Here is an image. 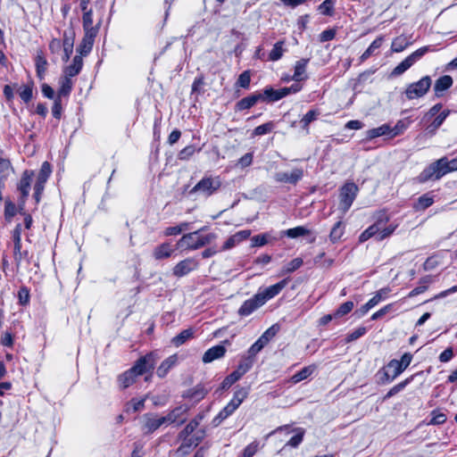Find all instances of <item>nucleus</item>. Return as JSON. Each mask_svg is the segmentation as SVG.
I'll return each instance as SVG.
<instances>
[{
	"instance_id": "1",
	"label": "nucleus",
	"mask_w": 457,
	"mask_h": 457,
	"mask_svg": "<svg viewBox=\"0 0 457 457\" xmlns=\"http://www.w3.org/2000/svg\"><path fill=\"white\" fill-rule=\"evenodd\" d=\"M457 170V159L448 161L446 157H442L430 163L419 175L420 182L424 183L431 179H440L445 174Z\"/></svg>"
},
{
	"instance_id": "2",
	"label": "nucleus",
	"mask_w": 457,
	"mask_h": 457,
	"mask_svg": "<svg viewBox=\"0 0 457 457\" xmlns=\"http://www.w3.org/2000/svg\"><path fill=\"white\" fill-rule=\"evenodd\" d=\"M204 228L185 234L177 243L178 247H185L187 250H196L210 245L217 238L216 234H201Z\"/></svg>"
},
{
	"instance_id": "3",
	"label": "nucleus",
	"mask_w": 457,
	"mask_h": 457,
	"mask_svg": "<svg viewBox=\"0 0 457 457\" xmlns=\"http://www.w3.org/2000/svg\"><path fill=\"white\" fill-rule=\"evenodd\" d=\"M442 104H436L433 105L423 116L422 121L428 122L432 118L434 120L427 126L426 130L430 135H435L436 130L440 128L443 122L450 114V110H442Z\"/></svg>"
},
{
	"instance_id": "4",
	"label": "nucleus",
	"mask_w": 457,
	"mask_h": 457,
	"mask_svg": "<svg viewBox=\"0 0 457 457\" xmlns=\"http://www.w3.org/2000/svg\"><path fill=\"white\" fill-rule=\"evenodd\" d=\"M358 193V187L353 182L345 183L340 189L339 209L345 213L353 204Z\"/></svg>"
},
{
	"instance_id": "5",
	"label": "nucleus",
	"mask_w": 457,
	"mask_h": 457,
	"mask_svg": "<svg viewBox=\"0 0 457 457\" xmlns=\"http://www.w3.org/2000/svg\"><path fill=\"white\" fill-rule=\"evenodd\" d=\"M433 51L429 46H426L414 51L411 54L407 56L403 62H401L394 70L393 75H401L411 68L416 62H418L427 53Z\"/></svg>"
},
{
	"instance_id": "6",
	"label": "nucleus",
	"mask_w": 457,
	"mask_h": 457,
	"mask_svg": "<svg viewBox=\"0 0 457 457\" xmlns=\"http://www.w3.org/2000/svg\"><path fill=\"white\" fill-rule=\"evenodd\" d=\"M433 51L429 46H426L414 51L411 54L407 56L403 62H401L394 70L393 75H401L411 68L416 62H418L427 53Z\"/></svg>"
},
{
	"instance_id": "7",
	"label": "nucleus",
	"mask_w": 457,
	"mask_h": 457,
	"mask_svg": "<svg viewBox=\"0 0 457 457\" xmlns=\"http://www.w3.org/2000/svg\"><path fill=\"white\" fill-rule=\"evenodd\" d=\"M431 86L429 76L421 78L419 81L411 83L405 90L406 97L410 100L423 96Z\"/></svg>"
},
{
	"instance_id": "8",
	"label": "nucleus",
	"mask_w": 457,
	"mask_h": 457,
	"mask_svg": "<svg viewBox=\"0 0 457 457\" xmlns=\"http://www.w3.org/2000/svg\"><path fill=\"white\" fill-rule=\"evenodd\" d=\"M221 182L219 177L204 178L191 190L192 193H200L209 196L215 193L220 187Z\"/></svg>"
},
{
	"instance_id": "9",
	"label": "nucleus",
	"mask_w": 457,
	"mask_h": 457,
	"mask_svg": "<svg viewBox=\"0 0 457 457\" xmlns=\"http://www.w3.org/2000/svg\"><path fill=\"white\" fill-rule=\"evenodd\" d=\"M52 173L51 165L48 162H44L37 177L34 186V198L36 203H39L41 194L45 188V184Z\"/></svg>"
},
{
	"instance_id": "10",
	"label": "nucleus",
	"mask_w": 457,
	"mask_h": 457,
	"mask_svg": "<svg viewBox=\"0 0 457 457\" xmlns=\"http://www.w3.org/2000/svg\"><path fill=\"white\" fill-rule=\"evenodd\" d=\"M34 178V171L26 170L23 171L21 178L18 183V191L21 194L20 196V208L22 209L25 202L29 195L31 182Z\"/></svg>"
},
{
	"instance_id": "11",
	"label": "nucleus",
	"mask_w": 457,
	"mask_h": 457,
	"mask_svg": "<svg viewBox=\"0 0 457 457\" xmlns=\"http://www.w3.org/2000/svg\"><path fill=\"white\" fill-rule=\"evenodd\" d=\"M156 360L153 353L147 354L139 358L130 370L135 372L137 376L143 375L154 370Z\"/></svg>"
},
{
	"instance_id": "12",
	"label": "nucleus",
	"mask_w": 457,
	"mask_h": 457,
	"mask_svg": "<svg viewBox=\"0 0 457 457\" xmlns=\"http://www.w3.org/2000/svg\"><path fill=\"white\" fill-rule=\"evenodd\" d=\"M303 177V170L300 168H295L291 171H280L274 175V179L277 182L288 183L295 185Z\"/></svg>"
},
{
	"instance_id": "13",
	"label": "nucleus",
	"mask_w": 457,
	"mask_h": 457,
	"mask_svg": "<svg viewBox=\"0 0 457 457\" xmlns=\"http://www.w3.org/2000/svg\"><path fill=\"white\" fill-rule=\"evenodd\" d=\"M190 406L187 404H180L171 410L166 416H163L166 424H174L181 425L185 422L186 419L183 418L184 415L187 413Z\"/></svg>"
},
{
	"instance_id": "14",
	"label": "nucleus",
	"mask_w": 457,
	"mask_h": 457,
	"mask_svg": "<svg viewBox=\"0 0 457 457\" xmlns=\"http://www.w3.org/2000/svg\"><path fill=\"white\" fill-rule=\"evenodd\" d=\"M389 292L390 289L388 287L379 289L371 299L356 311V313L360 317L364 316L371 308L376 306L383 299H386Z\"/></svg>"
},
{
	"instance_id": "15",
	"label": "nucleus",
	"mask_w": 457,
	"mask_h": 457,
	"mask_svg": "<svg viewBox=\"0 0 457 457\" xmlns=\"http://www.w3.org/2000/svg\"><path fill=\"white\" fill-rule=\"evenodd\" d=\"M166 424L163 417L158 418L156 415L146 413L142 417V429L145 433H152Z\"/></svg>"
},
{
	"instance_id": "16",
	"label": "nucleus",
	"mask_w": 457,
	"mask_h": 457,
	"mask_svg": "<svg viewBox=\"0 0 457 457\" xmlns=\"http://www.w3.org/2000/svg\"><path fill=\"white\" fill-rule=\"evenodd\" d=\"M287 285V280L283 279L277 284L270 286L262 290H259L257 295L262 298V303L265 304L267 301L278 295L280 291Z\"/></svg>"
},
{
	"instance_id": "17",
	"label": "nucleus",
	"mask_w": 457,
	"mask_h": 457,
	"mask_svg": "<svg viewBox=\"0 0 457 457\" xmlns=\"http://www.w3.org/2000/svg\"><path fill=\"white\" fill-rule=\"evenodd\" d=\"M197 262L194 258H187L178 262L173 268V275L183 277L197 268Z\"/></svg>"
},
{
	"instance_id": "18",
	"label": "nucleus",
	"mask_w": 457,
	"mask_h": 457,
	"mask_svg": "<svg viewBox=\"0 0 457 457\" xmlns=\"http://www.w3.org/2000/svg\"><path fill=\"white\" fill-rule=\"evenodd\" d=\"M263 304L262 298H260L259 295L255 294L252 298L243 303L238 310V314L244 317L248 316Z\"/></svg>"
},
{
	"instance_id": "19",
	"label": "nucleus",
	"mask_w": 457,
	"mask_h": 457,
	"mask_svg": "<svg viewBox=\"0 0 457 457\" xmlns=\"http://www.w3.org/2000/svg\"><path fill=\"white\" fill-rule=\"evenodd\" d=\"M250 235H251V231L248 229H245V230L237 232L236 234L232 235L226 240V242L224 243V245L221 247V250L227 251V250L233 248L239 243L247 239L250 237Z\"/></svg>"
},
{
	"instance_id": "20",
	"label": "nucleus",
	"mask_w": 457,
	"mask_h": 457,
	"mask_svg": "<svg viewBox=\"0 0 457 457\" xmlns=\"http://www.w3.org/2000/svg\"><path fill=\"white\" fill-rule=\"evenodd\" d=\"M226 348L223 345H218L209 348L203 355V362L210 363L215 360L222 358L226 353Z\"/></svg>"
},
{
	"instance_id": "21",
	"label": "nucleus",
	"mask_w": 457,
	"mask_h": 457,
	"mask_svg": "<svg viewBox=\"0 0 457 457\" xmlns=\"http://www.w3.org/2000/svg\"><path fill=\"white\" fill-rule=\"evenodd\" d=\"M174 253V248L170 243L165 242L157 245L153 251V256L155 260L170 258Z\"/></svg>"
},
{
	"instance_id": "22",
	"label": "nucleus",
	"mask_w": 457,
	"mask_h": 457,
	"mask_svg": "<svg viewBox=\"0 0 457 457\" xmlns=\"http://www.w3.org/2000/svg\"><path fill=\"white\" fill-rule=\"evenodd\" d=\"M97 34L93 33H84V37L77 49L79 55L82 57L83 55H87L92 50L94 41Z\"/></svg>"
},
{
	"instance_id": "23",
	"label": "nucleus",
	"mask_w": 457,
	"mask_h": 457,
	"mask_svg": "<svg viewBox=\"0 0 457 457\" xmlns=\"http://www.w3.org/2000/svg\"><path fill=\"white\" fill-rule=\"evenodd\" d=\"M83 30L84 33H93L98 34L101 21H99L96 26L93 25V12L92 10H87L84 12L83 17Z\"/></svg>"
},
{
	"instance_id": "24",
	"label": "nucleus",
	"mask_w": 457,
	"mask_h": 457,
	"mask_svg": "<svg viewBox=\"0 0 457 457\" xmlns=\"http://www.w3.org/2000/svg\"><path fill=\"white\" fill-rule=\"evenodd\" d=\"M83 67V59L80 55H75L71 64L65 67L63 70L64 77L71 79L77 76Z\"/></svg>"
},
{
	"instance_id": "25",
	"label": "nucleus",
	"mask_w": 457,
	"mask_h": 457,
	"mask_svg": "<svg viewBox=\"0 0 457 457\" xmlns=\"http://www.w3.org/2000/svg\"><path fill=\"white\" fill-rule=\"evenodd\" d=\"M386 369L385 376L389 381L395 379L404 370L401 364L398 362V360L395 359L391 360L387 363Z\"/></svg>"
},
{
	"instance_id": "26",
	"label": "nucleus",
	"mask_w": 457,
	"mask_h": 457,
	"mask_svg": "<svg viewBox=\"0 0 457 457\" xmlns=\"http://www.w3.org/2000/svg\"><path fill=\"white\" fill-rule=\"evenodd\" d=\"M205 436L204 430L197 431L193 436H182V431L179 434V439L182 441V445H187L189 448L197 446Z\"/></svg>"
},
{
	"instance_id": "27",
	"label": "nucleus",
	"mask_w": 457,
	"mask_h": 457,
	"mask_svg": "<svg viewBox=\"0 0 457 457\" xmlns=\"http://www.w3.org/2000/svg\"><path fill=\"white\" fill-rule=\"evenodd\" d=\"M261 99H263V96L262 94H257V93L253 94V95L244 97L240 101H238L236 104V109L237 111L250 109Z\"/></svg>"
},
{
	"instance_id": "28",
	"label": "nucleus",
	"mask_w": 457,
	"mask_h": 457,
	"mask_svg": "<svg viewBox=\"0 0 457 457\" xmlns=\"http://www.w3.org/2000/svg\"><path fill=\"white\" fill-rule=\"evenodd\" d=\"M309 62V59H301L295 62V72L291 79L299 82L306 79V66Z\"/></svg>"
},
{
	"instance_id": "29",
	"label": "nucleus",
	"mask_w": 457,
	"mask_h": 457,
	"mask_svg": "<svg viewBox=\"0 0 457 457\" xmlns=\"http://www.w3.org/2000/svg\"><path fill=\"white\" fill-rule=\"evenodd\" d=\"M453 85V79L449 75H444L436 79L434 90L436 96L441 95Z\"/></svg>"
},
{
	"instance_id": "30",
	"label": "nucleus",
	"mask_w": 457,
	"mask_h": 457,
	"mask_svg": "<svg viewBox=\"0 0 457 457\" xmlns=\"http://www.w3.org/2000/svg\"><path fill=\"white\" fill-rule=\"evenodd\" d=\"M206 393L207 392L204 388V386L198 385L195 387L187 390L183 395V396L186 397V398H188V399H190L192 401H194L195 403H197V402L201 401L202 399H204V397L205 396Z\"/></svg>"
},
{
	"instance_id": "31",
	"label": "nucleus",
	"mask_w": 457,
	"mask_h": 457,
	"mask_svg": "<svg viewBox=\"0 0 457 457\" xmlns=\"http://www.w3.org/2000/svg\"><path fill=\"white\" fill-rule=\"evenodd\" d=\"M195 334V330L190 328L185 330H182L179 335L174 337L171 339V343L174 346L179 347L185 344L188 339L193 338Z\"/></svg>"
},
{
	"instance_id": "32",
	"label": "nucleus",
	"mask_w": 457,
	"mask_h": 457,
	"mask_svg": "<svg viewBox=\"0 0 457 457\" xmlns=\"http://www.w3.org/2000/svg\"><path fill=\"white\" fill-rule=\"evenodd\" d=\"M177 360L178 358L176 355H171L164 360L157 369L156 373L158 377H165L169 370L176 364Z\"/></svg>"
},
{
	"instance_id": "33",
	"label": "nucleus",
	"mask_w": 457,
	"mask_h": 457,
	"mask_svg": "<svg viewBox=\"0 0 457 457\" xmlns=\"http://www.w3.org/2000/svg\"><path fill=\"white\" fill-rule=\"evenodd\" d=\"M384 41L383 37H377L366 49V51L361 55L360 61L361 62H363L368 58H370L371 55L376 54L377 50L382 46V43Z\"/></svg>"
},
{
	"instance_id": "34",
	"label": "nucleus",
	"mask_w": 457,
	"mask_h": 457,
	"mask_svg": "<svg viewBox=\"0 0 457 457\" xmlns=\"http://www.w3.org/2000/svg\"><path fill=\"white\" fill-rule=\"evenodd\" d=\"M204 416V412L198 413L182 430V436H189L200 425Z\"/></svg>"
},
{
	"instance_id": "35",
	"label": "nucleus",
	"mask_w": 457,
	"mask_h": 457,
	"mask_svg": "<svg viewBox=\"0 0 457 457\" xmlns=\"http://www.w3.org/2000/svg\"><path fill=\"white\" fill-rule=\"evenodd\" d=\"M137 377V376L135 374V372H133L130 369L128 370L127 371L120 375L118 378L120 386H121L122 388L129 387L135 382Z\"/></svg>"
},
{
	"instance_id": "36",
	"label": "nucleus",
	"mask_w": 457,
	"mask_h": 457,
	"mask_svg": "<svg viewBox=\"0 0 457 457\" xmlns=\"http://www.w3.org/2000/svg\"><path fill=\"white\" fill-rule=\"evenodd\" d=\"M315 369V365H310L303 368L300 371L292 376L291 381L296 384L303 379H306L314 372Z\"/></svg>"
},
{
	"instance_id": "37",
	"label": "nucleus",
	"mask_w": 457,
	"mask_h": 457,
	"mask_svg": "<svg viewBox=\"0 0 457 457\" xmlns=\"http://www.w3.org/2000/svg\"><path fill=\"white\" fill-rule=\"evenodd\" d=\"M73 82L68 77H62L60 80V89L58 90V98L68 96L72 89Z\"/></svg>"
},
{
	"instance_id": "38",
	"label": "nucleus",
	"mask_w": 457,
	"mask_h": 457,
	"mask_svg": "<svg viewBox=\"0 0 457 457\" xmlns=\"http://www.w3.org/2000/svg\"><path fill=\"white\" fill-rule=\"evenodd\" d=\"M390 126L383 124L380 127L367 131V138L373 139L381 136H390Z\"/></svg>"
},
{
	"instance_id": "39",
	"label": "nucleus",
	"mask_w": 457,
	"mask_h": 457,
	"mask_svg": "<svg viewBox=\"0 0 457 457\" xmlns=\"http://www.w3.org/2000/svg\"><path fill=\"white\" fill-rule=\"evenodd\" d=\"M345 233V227L343 226L342 221H337L333 228H331L329 234V239L332 243H337L341 239Z\"/></svg>"
},
{
	"instance_id": "40",
	"label": "nucleus",
	"mask_w": 457,
	"mask_h": 457,
	"mask_svg": "<svg viewBox=\"0 0 457 457\" xmlns=\"http://www.w3.org/2000/svg\"><path fill=\"white\" fill-rule=\"evenodd\" d=\"M409 45L410 42L404 36H399L393 40L391 49L395 53H400L403 52Z\"/></svg>"
},
{
	"instance_id": "41",
	"label": "nucleus",
	"mask_w": 457,
	"mask_h": 457,
	"mask_svg": "<svg viewBox=\"0 0 457 457\" xmlns=\"http://www.w3.org/2000/svg\"><path fill=\"white\" fill-rule=\"evenodd\" d=\"M253 359L247 355L241 360L235 371L242 378L253 367Z\"/></svg>"
},
{
	"instance_id": "42",
	"label": "nucleus",
	"mask_w": 457,
	"mask_h": 457,
	"mask_svg": "<svg viewBox=\"0 0 457 457\" xmlns=\"http://www.w3.org/2000/svg\"><path fill=\"white\" fill-rule=\"evenodd\" d=\"M12 171L11 162L4 158H0V184H4Z\"/></svg>"
},
{
	"instance_id": "43",
	"label": "nucleus",
	"mask_w": 457,
	"mask_h": 457,
	"mask_svg": "<svg viewBox=\"0 0 457 457\" xmlns=\"http://www.w3.org/2000/svg\"><path fill=\"white\" fill-rule=\"evenodd\" d=\"M284 44H285V42L281 40V41L277 42L273 46V48L271 49V51L269 54V59L270 61L276 62L283 56V54L285 52V49L283 47Z\"/></svg>"
},
{
	"instance_id": "44",
	"label": "nucleus",
	"mask_w": 457,
	"mask_h": 457,
	"mask_svg": "<svg viewBox=\"0 0 457 457\" xmlns=\"http://www.w3.org/2000/svg\"><path fill=\"white\" fill-rule=\"evenodd\" d=\"M371 237H375L378 241V226H375L374 223L360 235L359 240L360 242H365Z\"/></svg>"
},
{
	"instance_id": "45",
	"label": "nucleus",
	"mask_w": 457,
	"mask_h": 457,
	"mask_svg": "<svg viewBox=\"0 0 457 457\" xmlns=\"http://www.w3.org/2000/svg\"><path fill=\"white\" fill-rule=\"evenodd\" d=\"M413 377H410L408 378H406L405 380L400 382L399 384L395 385V386H393L387 393L386 395L384 396V400L386 399H388L394 395H395L396 394H398L399 392H401L402 390H403L405 388V386L411 383V381L412 380Z\"/></svg>"
},
{
	"instance_id": "46",
	"label": "nucleus",
	"mask_w": 457,
	"mask_h": 457,
	"mask_svg": "<svg viewBox=\"0 0 457 457\" xmlns=\"http://www.w3.org/2000/svg\"><path fill=\"white\" fill-rule=\"evenodd\" d=\"M248 390L245 388H239L234 393V396L230 403L237 409L243 401L247 397Z\"/></svg>"
},
{
	"instance_id": "47",
	"label": "nucleus",
	"mask_w": 457,
	"mask_h": 457,
	"mask_svg": "<svg viewBox=\"0 0 457 457\" xmlns=\"http://www.w3.org/2000/svg\"><path fill=\"white\" fill-rule=\"evenodd\" d=\"M410 122H406L403 120H400L396 122L395 127H390V137H395L403 134L409 127Z\"/></svg>"
},
{
	"instance_id": "48",
	"label": "nucleus",
	"mask_w": 457,
	"mask_h": 457,
	"mask_svg": "<svg viewBox=\"0 0 457 457\" xmlns=\"http://www.w3.org/2000/svg\"><path fill=\"white\" fill-rule=\"evenodd\" d=\"M335 0H325L322 4L318 6V11L327 16H332L334 14Z\"/></svg>"
},
{
	"instance_id": "49",
	"label": "nucleus",
	"mask_w": 457,
	"mask_h": 457,
	"mask_svg": "<svg viewBox=\"0 0 457 457\" xmlns=\"http://www.w3.org/2000/svg\"><path fill=\"white\" fill-rule=\"evenodd\" d=\"M285 234L291 238H296L310 234V230L304 227L299 226L293 228H289L285 231Z\"/></svg>"
},
{
	"instance_id": "50",
	"label": "nucleus",
	"mask_w": 457,
	"mask_h": 457,
	"mask_svg": "<svg viewBox=\"0 0 457 457\" xmlns=\"http://www.w3.org/2000/svg\"><path fill=\"white\" fill-rule=\"evenodd\" d=\"M294 431H295L296 434L293 437H291V439L287 443L286 445H289L291 447L295 448L303 442L305 431L302 428H297Z\"/></svg>"
},
{
	"instance_id": "51",
	"label": "nucleus",
	"mask_w": 457,
	"mask_h": 457,
	"mask_svg": "<svg viewBox=\"0 0 457 457\" xmlns=\"http://www.w3.org/2000/svg\"><path fill=\"white\" fill-rule=\"evenodd\" d=\"M188 225L189 224L187 222H183L178 226L168 227L165 228V230L163 232L164 236L170 237V236L179 235L182 231L188 228Z\"/></svg>"
},
{
	"instance_id": "52",
	"label": "nucleus",
	"mask_w": 457,
	"mask_h": 457,
	"mask_svg": "<svg viewBox=\"0 0 457 457\" xmlns=\"http://www.w3.org/2000/svg\"><path fill=\"white\" fill-rule=\"evenodd\" d=\"M354 307V303L352 301H347L342 303L338 309L334 312L335 318H340L349 313Z\"/></svg>"
},
{
	"instance_id": "53",
	"label": "nucleus",
	"mask_w": 457,
	"mask_h": 457,
	"mask_svg": "<svg viewBox=\"0 0 457 457\" xmlns=\"http://www.w3.org/2000/svg\"><path fill=\"white\" fill-rule=\"evenodd\" d=\"M319 114L317 110L309 111L301 120L302 127L308 131L309 124L315 120Z\"/></svg>"
},
{
	"instance_id": "54",
	"label": "nucleus",
	"mask_w": 457,
	"mask_h": 457,
	"mask_svg": "<svg viewBox=\"0 0 457 457\" xmlns=\"http://www.w3.org/2000/svg\"><path fill=\"white\" fill-rule=\"evenodd\" d=\"M303 265V260L301 258H295L287 263L282 270L283 274L292 273Z\"/></svg>"
},
{
	"instance_id": "55",
	"label": "nucleus",
	"mask_w": 457,
	"mask_h": 457,
	"mask_svg": "<svg viewBox=\"0 0 457 457\" xmlns=\"http://www.w3.org/2000/svg\"><path fill=\"white\" fill-rule=\"evenodd\" d=\"M262 101L269 99L270 101L275 102L280 100L279 90L273 89L272 87H267L264 89Z\"/></svg>"
},
{
	"instance_id": "56",
	"label": "nucleus",
	"mask_w": 457,
	"mask_h": 457,
	"mask_svg": "<svg viewBox=\"0 0 457 457\" xmlns=\"http://www.w3.org/2000/svg\"><path fill=\"white\" fill-rule=\"evenodd\" d=\"M47 62L43 56H37L36 59V67L37 73L40 79H43L45 72L46 71Z\"/></svg>"
},
{
	"instance_id": "57",
	"label": "nucleus",
	"mask_w": 457,
	"mask_h": 457,
	"mask_svg": "<svg viewBox=\"0 0 457 457\" xmlns=\"http://www.w3.org/2000/svg\"><path fill=\"white\" fill-rule=\"evenodd\" d=\"M240 378L241 377L234 370L232 373H230L228 377L224 378V380L221 383V388H229L234 383H236Z\"/></svg>"
},
{
	"instance_id": "58",
	"label": "nucleus",
	"mask_w": 457,
	"mask_h": 457,
	"mask_svg": "<svg viewBox=\"0 0 457 457\" xmlns=\"http://www.w3.org/2000/svg\"><path fill=\"white\" fill-rule=\"evenodd\" d=\"M433 203H434L433 196L429 195L428 194H425L419 198L417 208L425 210L426 208L432 205Z\"/></svg>"
},
{
	"instance_id": "59",
	"label": "nucleus",
	"mask_w": 457,
	"mask_h": 457,
	"mask_svg": "<svg viewBox=\"0 0 457 457\" xmlns=\"http://www.w3.org/2000/svg\"><path fill=\"white\" fill-rule=\"evenodd\" d=\"M366 331H367L366 328L359 327L358 328H356L355 330H353V332L349 333L346 336L345 342L350 343V342L357 340L361 337L364 336Z\"/></svg>"
},
{
	"instance_id": "60",
	"label": "nucleus",
	"mask_w": 457,
	"mask_h": 457,
	"mask_svg": "<svg viewBox=\"0 0 457 457\" xmlns=\"http://www.w3.org/2000/svg\"><path fill=\"white\" fill-rule=\"evenodd\" d=\"M274 128V125L272 122H267L264 124H262L258 127H256L253 130L254 136H262L265 134L270 133Z\"/></svg>"
},
{
	"instance_id": "61",
	"label": "nucleus",
	"mask_w": 457,
	"mask_h": 457,
	"mask_svg": "<svg viewBox=\"0 0 457 457\" xmlns=\"http://www.w3.org/2000/svg\"><path fill=\"white\" fill-rule=\"evenodd\" d=\"M237 410V408L229 402L223 409L222 411H220V412L219 413V415L215 418L214 420H224L226 418H228V416H230L235 411Z\"/></svg>"
},
{
	"instance_id": "62",
	"label": "nucleus",
	"mask_w": 457,
	"mask_h": 457,
	"mask_svg": "<svg viewBox=\"0 0 457 457\" xmlns=\"http://www.w3.org/2000/svg\"><path fill=\"white\" fill-rule=\"evenodd\" d=\"M259 448V442H252L244 449L243 457H253L258 452Z\"/></svg>"
},
{
	"instance_id": "63",
	"label": "nucleus",
	"mask_w": 457,
	"mask_h": 457,
	"mask_svg": "<svg viewBox=\"0 0 457 457\" xmlns=\"http://www.w3.org/2000/svg\"><path fill=\"white\" fill-rule=\"evenodd\" d=\"M432 419L430 420L428 424L431 425H441L446 421V415L443 412H437L433 411L431 412Z\"/></svg>"
},
{
	"instance_id": "64",
	"label": "nucleus",
	"mask_w": 457,
	"mask_h": 457,
	"mask_svg": "<svg viewBox=\"0 0 457 457\" xmlns=\"http://www.w3.org/2000/svg\"><path fill=\"white\" fill-rule=\"evenodd\" d=\"M75 39V32L72 29L64 31L63 41L62 42V46H73Z\"/></svg>"
}]
</instances>
